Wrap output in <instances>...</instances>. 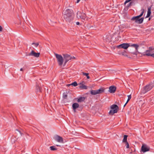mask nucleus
Masks as SVG:
<instances>
[{
	"label": "nucleus",
	"instance_id": "1",
	"mask_svg": "<svg viewBox=\"0 0 154 154\" xmlns=\"http://www.w3.org/2000/svg\"><path fill=\"white\" fill-rule=\"evenodd\" d=\"M73 12L72 10L67 9L64 11L63 17L66 22L70 23L73 19Z\"/></svg>",
	"mask_w": 154,
	"mask_h": 154
},
{
	"label": "nucleus",
	"instance_id": "2",
	"mask_svg": "<svg viewBox=\"0 0 154 154\" xmlns=\"http://www.w3.org/2000/svg\"><path fill=\"white\" fill-rule=\"evenodd\" d=\"M142 11L139 15L133 17L131 18V20H135V22L136 23H137L139 24L141 23L143 21L144 18L142 17L140 19H139V18L143 15L144 11L143 9H142Z\"/></svg>",
	"mask_w": 154,
	"mask_h": 154
},
{
	"label": "nucleus",
	"instance_id": "3",
	"mask_svg": "<svg viewBox=\"0 0 154 154\" xmlns=\"http://www.w3.org/2000/svg\"><path fill=\"white\" fill-rule=\"evenodd\" d=\"M63 59L64 60V63L63 64V66H65L66 63L70 60L74 59L75 58L74 56H71L67 54H63Z\"/></svg>",
	"mask_w": 154,
	"mask_h": 154
},
{
	"label": "nucleus",
	"instance_id": "4",
	"mask_svg": "<svg viewBox=\"0 0 154 154\" xmlns=\"http://www.w3.org/2000/svg\"><path fill=\"white\" fill-rule=\"evenodd\" d=\"M154 87V84L151 83L148 84L144 87L142 91V93L145 94L150 90Z\"/></svg>",
	"mask_w": 154,
	"mask_h": 154
},
{
	"label": "nucleus",
	"instance_id": "5",
	"mask_svg": "<svg viewBox=\"0 0 154 154\" xmlns=\"http://www.w3.org/2000/svg\"><path fill=\"white\" fill-rule=\"evenodd\" d=\"M110 108L112 109L109 112V114L113 115L115 113H117L119 110V107L116 104H113L111 106Z\"/></svg>",
	"mask_w": 154,
	"mask_h": 154
},
{
	"label": "nucleus",
	"instance_id": "6",
	"mask_svg": "<svg viewBox=\"0 0 154 154\" xmlns=\"http://www.w3.org/2000/svg\"><path fill=\"white\" fill-rule=\"evenodd\" d=\"M55 55L57 59L58 64L59 66H61L63 63L64 59L61 55L55 54Z\"/></svg>",
	"mask_w": 154,
	"mask_h": 154
},
{
	"label": "nucleus",
	"instance_id": "7",
	"mask_svg": "<svg viewBox=\"0 0 154 154\" xmlns=\"http://www.w3.org/2000/svg\"><path fill=\"white\" fill-rule=\"evenodd\" d=\"M154 53V48L153 47H149L148 50H146L145 52V53L143 55L144 56H151V55Z\"/></svg>",
	"mask_w": 154,
	"mask_h": 154
},
{
	"label": "nucleus",
	"instance_id": "8",
	"mask_svg": "<svg viewBox=\"0 0 154 154\" xmlns=\"http://www.w3.org/2000/svg\"><path fill=\"white\" fill-rule=\"evenodd\" d=\"M77 17L78 18H80L83 20H85L87 17L85 13L79 11L77 13Z\"/></svg>",
	"mask_w": 154,
	"mask_h": 154
},
{
	"label": "nucleus",
	"instance_id": "9",
	"mask_svg": "<svg viewBox=\"0 0 154 154\" xmlns=\"http://www.w3.org/2000/svg\"><path fill=\"white\" fill-rule=\"evenodd\" d=\"M150 147L146 144H142L141 148V151L143 152H145L149 151L150 150Z\"/></svg>",
	"mask_w": 154,
	"mask_h": 154
},
{
	"label": "nucleus",
	"instance_id": "10",
	"mask_svg": "<svg viewBox=\"0 0 154 154\" xmlns=\"http://www.w3.org/2000/svg\"><path fill=\"white\" fill-rule=\"evenodd\" d=\"M129 46V45L128 43H123L118 45L117 48H123L127 49Z\"/></svg>",
	"mask_w": 154,
	"mask_h": 154
},
{
	"label": "nucleus",
	"instance_id": "11",
	"mask_svg": "<svg viewBox=\"0 0 154 154\" xmlns=\"http://www.w3.org/2000/svg\"><path fill=\"white\" fill-rule=\"evenodd\" d=\"M54 138L55 140L56 141H57L59 143H63V138L62 137H61L58 135H55L54 137Z\"/></svg>",
	"mask_w": 154,
	"mask_h": 154
},
{
	"label": "nucleus",
	"instance_id": "12",
	"mask_svg": "<svg viewBox=\"0 0 154 154\" xmlns=\"http://www.w3.org/2000/svg\"><path fill=\"white\" fill-rule=\"evenodd\" d=\"M40 54L39 53H36L34 51L32 50L31 53L28 54V56H32L35 57H39Z\"/></svg>",
	"mask_w": 154,
	"mask_h": 154
},
{
	"label": "nucleus",
	"instance_id": "13",
	"mask_svg": "<svg viewBox=\"0 0 154 154\" xmlns=\"http://www.w3.org/2000/svg\"><path fill=\"white\" fill-rule=\"evenodd\" d=\"M116 89V88L114 85L111 86L109 88V91L111 93H113L115 92Z\"/></svg>",
	"mask_w": 154,
	"mask_h": 154
},
{
	"label": "nucleus",
	"instance_id": "14",
	"mask_svg": "<svg viewBox=\"0 0 154 154\" xmlns=\"http://www.w3.org/2000/svg\"><path fill=\"white\" fill-rule=\"evenodd\" d=\"M83 82H82V83L80 84L81 85L79 86V88L81 89H87L88 88L87 87L86 85H84L83 84Z\"/></svg>",
	"mask_w": 154,
	"mask_h": 154
},
{
	"label": "nucleus",
	"instance_id": "15",
	"mask_svg": "<svg viewBox=\"0 0 154 154\" xmlns=\"http://www.w3.org/2000/svg\"><path fill=\"white\" fill-rule=\"evenodd\" d=\"M97 94H101L104 92L105 88H101L97 90Z\"/></svg>",
	"mask_w": 154,
	"mask_h": 154
},
{
	"label": "nucleus",
	"instance_id": "16",
	"mask_svg": "<svg viewBox=\"0 0 154 154\" xmlns=\"http://www.w3.org/2000/svg\"><path fill=\"white\" fill-rule=\"evenodd\" d=\"M151 14V7H149L148 8V11L147 16L146 17V18L149 17Z\"/></svg>",
	"mask_w": 154,
	"mask_h": 154
},
{
	"label": "nucleus",
	"instance_id": "17",
	"mask_svg": "<svg viewBox=\"0 0 154 154\" xmlns=\"http://www.w3.org/2000/svg\"><path fill=\"white\" fill-rule=\"evenodd\" d=\"M79 105L78 103H74L72 105V108L73 110H75L76 109L79 107Z\"/></svg>",
	"mask_w": 154,
	"mask_h": 154
},
{
	"label": "nucleus",
	"instance_id": "18",
	"mask_svg": "<svg viewBox=\"0 0 154 154\" xmlns=\"http://www.w3.org/2000/svg\"><path fill=\"white\" fill-rule=\"evenodd\" d=\"M42 88L41 87L39 86L38 84L36 85V89L37 92H41Z\"/></svg>",
	"mask_w": 154,
	"mask_h": 154
},
{
	"label": "nucleus",
	"instance_id": "19",
	"mask_svg": "<svg viewBox=\"0 0 154 154\" xmlns=\"http://www.w3.org/2000/svg\"><path fill=\"white\" fill-rule=\"evenodd\" d=\"M85 98L84 97H80L78 99L77 102H81L84 101L85 100Z\"/></svg>",
	"mask_w": 154,
	"mask_h": 154
},
{
	"label": "nucleus",
	"instance_id": "20",
	"mask_svg": "<svg viewBox=\"0 0 154 154\" xmlns=\"http://www.w3.org/2000/svg\"><path fill=\"white\" fill-rule=\"evenodd\" d=\"M91 94L93 95H95L97 94V90H92L91 91Z\"/></svg>",
	"mask_w": 154,
	"mask_h": 154
},
{
	"label": "nucleus",
	"instance_id": "21",
	"mask_svg": "<svg viewBox=\"0 0 154 154\" xmlns=\"http://www.w3.org/2000/svg\"><path fill=\"white\" fill-rule=\"evenodd\" d=\"M128 135H124V138L122 140V142L124 143L125 142L127 141V137Z\"/></svg>",
	"mask_w": 154,
	"mask_h": 154
},
{
	"label": "nucleus",
	"instance_id": "22",
	"mask_svg": "<svg viewBox=\"0 0 154 154\" xmlns=\"http://www.w3.org/2000/svg\"><path fill=\"white\" fill-rule=\"evenodd\" d=\"M82 73L83 75H85L86 76L87 79H89L90 78V77L88 75V73H85L84 72H82Z\"/></svg>",
	"mask_w": 154,
	"mask_h": 154
},
{
	"label": "nucleus",
	"instance_id": "23",
	"mask_svg": "<svg viewBox=\"0 0 154 154\" xmlns=\"http://www.w3.org/2000/svg\"><path fill=\"white\" fill-rule=\"evenodd\" d=\"M50 148L51 150L53 151L56 150L57 149V148H55V146H50Z\"/></svg>",
	"mask_w": 154,
	"mask_h": 154
},
{
	"label": "nucleus",
	"instance_id": "24",
	"mask_svg": "<svg viewBox=\"0 0 154 154\" xmlns=\"http://www.w3.org/2000/svg\"><path fill=\"white\" fill-rule=\"evenodd\" d=\"M132 46L135 48V50L136 51L137 50L138 47H139V45H138L137 44H134L132 45Z\"/></svg>",
	"mask_w": 154,
	"mask_h": 154
},
{
	"label": "nucleus",
	"instance_id": "25",
	"mask_svg": "<svg viewBox=\"0 0 154 154\" xmlns=\"http://www.w3.org/2000/svg\"><path fill=\"white\" fill-rule=\"evenodd\" d=\"M71 85H73L75 87L77 86L78 85L77 83L76 82H73L71 84Z\"/></svg>",
	"mask_w": 154,
	"mask_h": 154
},
{
	"label": "nucleus",
	"instance_id": "26",
	"mask_svg": "<svg viewBox=\"0 0 154 154\" xmlns=\"http://www.w3.org/2000/svg\"><path fill=\"white\" fill-rule=\"evenodd\" d=\"M127 148H129V144L128 141L124 142Z\"/></svg>",
	"mask_w": 154,
	"mask_h": 154
},
{
	"label": "nucleus",
	"instance_id": "27",
	"mask_svg": "<svg viewBox=\"0 0 154 154\" xmlns=\"http://www.w3.org/2000/svg\"><path fill=\"white\" fill-rule=\"evenodd\" d=\"M63 97L64 99H66V98L67 97V95L65 93H63Z\"/></svg>",
	"mask_w": 154,
	"mask_h": 154
},
{
	"label": "nucleus",
	"instance_id": "28",
	"mask_svg": "<svg viewBox=\"0 0 154 154\" xmlns=\"http://www.w3.org/2000/svg\"><path fill=\"white\" fill-rule=\"evenodd\" d=\"M128 99L127 100V103H128L129 100L131 99V95H129L128 96Z\"/></svg>",
	"mask_w": 154,
	"mask_h": 154
},
{
	"label": "nucleus",
	"instance_id": "29",
	"mask_svg": "<svg viewBox=\"0 0 154 154\" xmlns=\"http://www.w3.org/2000/svg\"><path fill=\"white\" fill-rule=\"evenodd\" d=\"M122 55H123L125 57H128V55H127V54L126 53V52L125 51L123 52H122Z\"/></svg>",
	"mask_w": 154,
	"mask_h": 154
},
{
	"label": "nucleus",
	"instance_id": "30",
	"mask_svg": "<svg viewBox=\"0 0 154 154\" xmlns=\"http://www.w3.org/2000/svg\"><path fill=\"white\" fill-rule=\"evenodd\" d=\"M32 45H34L35 46L37 47L39 45V43H35L33 42L32 43Z\"/></svg>",
	"mask_w": 154,
	"mask_h": 154
},
{
	"label": "nucleus",
	"instance_id": "31",
	"mask_svg": "<svg viewBox=\"0 0 154 154\" xmlns=\"http://www.w3.org/2000/svg\"><path fill=\"white\" fill-rule=\"evenodd\" d=\"M16 131H17L18 132L20 133V134H21V135L22 136V134L21 133V132L19 131L17 129H16Z\"/></svg>",
	"mask_w": 154,
	"mask_h": 154
},
{
	"label": "nucleus",
	"instance_id": "32",
	"mask_svg": "<svg viewBox=\"0 0 154 154\" xmlns=\"http://www.w3.org/2000/svg\"><path fill=\"white\" fill-rule=\"evenodd\" d=\"M131 1H125V2L124 3L125 4H126V3L130 2Z\"/></svg>",
	"mask_w": 154,
	"mask_h": 154
},
{
	"label": "nucleus",
	"instance_id": "33",
	"mask_svg": "<svg viewBox=\"0 0 154 154\" xmlns=\"http://www.w3.org/2000/svg\"><path fill=\"white\" fill-rule=\"evenodd\" d=\"M2 26H0V32L2 31Z\"/></svg>",
	"mask_w": 154,
	"mask_h": 154
},
{
	"label": "nucleus",
	"instance_id": "34",
	"mask_svg": "<svg viewBox=\"0 0 154 154\" xmlns=\"http://www.w3.org/2000/svg\"><path fill=\"white\" fill-rule=\"evenodd\" d=\"M131 2H130L129 4H128V5H127V7H129V6H130L131 5Z\"/></svg>",
	"mask_w": 154,
	"mask_h": 154
},
{
	"label": "nucleus",
	"instance_id": "35",
	"mask_svg": "<svg viewBox=\"0 0 154 154\" xmlns=\"http://www.w3.org/2000/svg\"><path fill=\"white\" fill-rule=\"evenodd\" d=\"M80 23H79V22H76V24L77 25H79V24Z\"/></svg>",
	"mask_w": 154,
	"mask_h": 154
},
{
	"label": "nucleus",
	"instance_id": "36",
	"mask_svg": "<svg viewBox=\"0 0 154 154\" xmlns=\"http://www.w3.org/2000/svg\"><path fill=\"white\" fill-rule=\"evenodd\" d=\"M152 56V57L154 58V53L153 54H152L151 55Z\"/></svg>",
	"mask_w": 154,
	"mask_h": 154
},
{
	"label": "nucleus",
	"instance_id": "37",
	"mask_svg": "<svg viewBox=\"0 0 154 154\" xmlns=\"http://www.w3.org/2000/svg\"><path fill=\"white\" fill-rule=\"evenodd\" d=\"M71 85V84H67V86H69Z\"/></svg>",
	"mask_w": 154,
	"mask_h": 154
},
{
	"label": "nucleus",
	"instance_id": "38",
	"mask_svg": "<svg viewBox=\"0 0 154 154\" xmlns=\"http://www.w3.org/2000/svg\"><path fill=\"white\" fill-rule=\"evenodd\" d=\"M80 1H77L76 2H75V3H78Z\"/></svg>",
	"mask_w": 154,
	"mask_h": 154
},
{
	"label": "nucleus",
	"instance_id": "39",
	"mask_svg": "<svg viewBox=\"0 0 154 154\" xmlns=\"http://www.w3.org/2000/svg\"><path fill=\"white\" fill-rule=\"evenodd\" d=\"M128 103H127V101L126 102V103L125 104V105L124 106V107H125Z\"/></svg>",
	"mask_w": 154,
	"mask_h": 154
},
{
	"label": "nucleus",
	"instance_id": "40",
	"mask_svg": "<svg viewBox=\"0 0 154 154\" xmlns=\"http://www.w3.org/2000/svg\"><path fill=\"white\" fill-rule=\"evenodd\" d=\"M23 70V68H21V69H20V71H22Z\"/></svg>",
	"mask_w": 154,
	"mask_h": 154
},
{
	"label": "nucleus",
	"instance_id": "41",
	"mask_svg": "<svg viewBox=\"0 0 154 154\" xmlns=\"http://www.w3.org/2000/svg\"><path fill=\"white\" fill-rule=\"evenodd\" d=\"M57 146H60L58 145H57Z\"/></svg>",
	"mask_w": 154,
	"mask_h": 154
},
{
	"label": "nucleus",
	"instance_id": "42",
	"mask_svg": "<svg viewBox=\"0 0 154 154\" xmlns=\"http://www.w3.org/2000/svg\"><path fill=\"white\" fill-rule=\"evenodd\" d=\"M150 18H149V20H150Z\"/></svg>",
	"mask_w": 154,
	"mask_h": 154
}]
</instances>
